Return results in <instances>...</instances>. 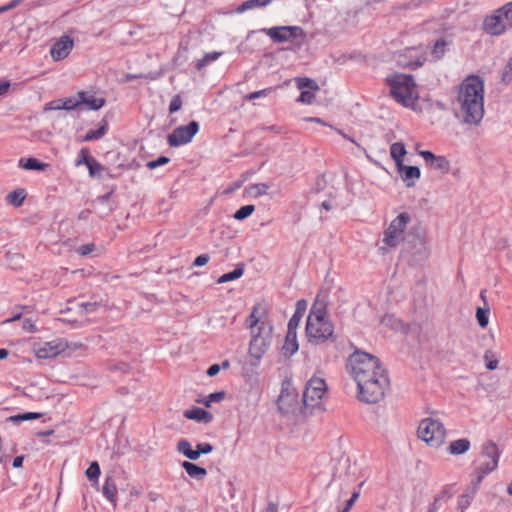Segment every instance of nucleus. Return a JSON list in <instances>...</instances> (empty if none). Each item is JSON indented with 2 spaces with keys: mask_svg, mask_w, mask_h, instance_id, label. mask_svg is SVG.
<instances>
[{
  "mask_svg": "<svg viewBox=\"0 0 512 512\" xmlns=\"http://www.w3.org/2000/svg\"><path fill=\"white\" fill-rule=\"evenodd\" d=\"M346 367L357 383L360 401L377 403L384 397L389 379L377 357L366 352L355 351L349 356Z\"/></svg>",
  "mask_w": 512,
  "mask_h": 512,
  "instance_id": "nucleus-1",
  "label": "nucleus"
},
{
  "mask_svg": "<svg viewBox=\"0 0 512 512\" xmlns=\"http://www.w3.org/2000/svg\"><path fill=\"white\" fill-rule=\"evenodd\" d=\"M456 117L462 124L478 126L484 117V81L476 75L466 77L459 86Z\"/></svg>",
  "mask_w": 512,
  "mask_h": 512,
  "instance_id": "nucleus-2",
  "label": "nucleus"
},
{
  "mask_svg": "<svg viewBox=\"0 0 512 512\" xmlns=\"http://www.w3.org/2000/svg\"><path fill=\"white\" fill-rule=\"evenodd\" d=\"M247 323L251 329L249 353L256 361H259L267 352L272 341L273 326L269 319L267 304L257 303L254 305Z\"/></svg>",
  "mask_w": 512,
  "mask_h": 512,
  "instance_id": "nucleus-3",
  "label": "nucleus"
},
{
  "mask_svg": "<svg viewBox=\"0 0 512 512\" xmlns=\"http://www.w3.org/2000/svg\"><path fill=\"white\" fill-rule=\"evenodd\" d=\"M334 329V324L327 314L326 300L318 295L307 317L305 331L308 341L314 345L335 341Z\"/></svg>",
  "mask_w": 512,
  "mask_h": 512,
  "instance_id": "nucleus-4",
  "label": "nucleus"
},
{
  "mask_svg": "<svg viewBox=\"0 0 512 512\" xmlns=\"http://www.w3.org/2000/svg\"><path fill=\"white\" fill-rule=\"evenodd\" d=\"M391 96L404 106H410L417 98L414 79L410 75L395 74L387 78Z\"/></svg>",
  "mask_w": 512,
  "mask_h": 512,
  "instance_id": "nucleus-5",
  "label": "nucleus"
},
{
  "mask_svg": "<svg viewBox=\"0 0 512 512\" xmlns=\"http://www.w3.org/2000/svg\"><path fill=\"white\" fill-rule=\"evenodd\" d=\"M327 392V386L322 378H311L303 392V410L304 413H314L323 411V399Z\"/></svg>",
  "mask_w": 512,
  "mask_h": 512,
  "instance_id": "nucleus-6",
  "label": "nucleus"
},
{
  "mask_svg": "<svg viewBox=\"0 0 512 512\" xmlns=\"http://www.w3.org/2000/svg\"><path fill=\"white\" fill-rule=\"evenodd\" d=\"M417 433L421 440L433 448L441 447L446 439L444 424L432 417H427L420 421Z\"/></svg>",
  "mask_w": 512,
  "mask_h": 512,
  "instance_id": "nucleus-7",
  "label": "nucleus"
},
{
  "mask_svg": "<svg viewBox=\"0 0 512 512\" xmlns=\"http://www.w3.org/2000/svg\"><path fill=\"white\" fill-rule=\"evenodd\" d=\"M500 451L493 441L483 444L481 450V460L476 468V485L485 478L486 475L493 472L498 467Z\"/></svg>",
  "mask_w": 512,
  "mask_h": 512,
  "instance_id": "nucleus-8",
  "label": "nucleus"
},
{
  "mask_svg": "<svg viewBox=\"0 0 512 512\" xmlns=\"http://www.w3.org/2000/svg\"><path fill=\"white\" fill-rule=\"evenodd\" d=\"M512 28V12L504 5L484 20V30L492 35L499 36Z\"/></svg>",
  "mask_w": 512,
  "mask_h": 512,
  "instance_id": "nucleus-9",
  "label": "nucleus"
},
{
  "mask_svg": "<svg viewBox=\"0 0 512 512\" xmlns=\"http://www.w3.org/2000/svg\"><path fill=\"white\" fill-rule=\"evenodd\" d=\"M410 215L406 212L400 213L384 232L383 242L388 247H396L404 239V232L410 222Z\"/></svg>",
  "mask_w": 512,
  "mask_h": 512,
  "instance_id": "nucleus-10",
  "label": "nucleus"
},
{
  "mask_svg": "<svg viewBox=\"0 0 512 512\" xmlns=\"http://www.w3.org/2000/svg\"><path fill=\"white\" fill-rule=\"evenodd\" d=\"M260 32L268 35L271 40L276 43L290 42L304 35L302 28L299 26H277L271 28H263L260 30Z\"/></svg>",
  "mask_w": 512,
  "mask_h": 512,
  "instance_id": "nucleus-11",
  "label": "nucleus"
},
{
  "mask_svg": "<svg viewBox=\"0 0 512 512\" xmlns=\"http://www.w3.org/2000/svg\"><path fill=\"white\" fill-rule=\"evenodd\" d=\"M199 131V123L191 121L188 125L177 127L167 136V143L171 147H179L188 144Z\"/></svg>",
  "mask_w": 512,
  "mask_h": 512,
  "instance_id": "nucleus-12",
  "label": "nucleus"
},
{
  "mask_svg": "<svg viewBox=\"0 0 512 512\" xmlns=\"http://www.w3.org/2000/svg\"><path fill=\"white\" fill-rule=\"evenodd\" d=\"M67 348L68 345L63 339H55L49 342L35 344L33 346V353L36 358L41 360L53 359Z\"/></svg>",
  "mask_w": 512,
  "mask_h": 512,
  "instance_id": "nucleus-13",
  "label": "nucleus"
},
{
  "mask_svg": "<svg viewBox=\"0 0 512 512\" xmlns=\"http://www.w3.org/2000/svg\"><path fill=\"white\" fill-rule=\"evenodd\" d=\"M73 46V39L68 35H63L52 45L50 55L54 61L63 60L70 54Z\"/></svg>",
  "mask_w": 512,
  "mask_h": 512,
  "instance_id": "nucleus-14",
  "label": "nucleus"
},
{
  "mask_svg": "<svg viewBox=\"0 0 512 512\" xmlns=\"http://www.w3.org/2000/svg\"><path fill=\"white\" fill-rule=\"evenodd\" d=\"M78 108L85 107L87 110H99L105 105V98L99 97L91 91H80L76 95Z\"/></svg>",
  "mask_w": 512,
  "mask_h": 512,
  "instance_id": "nucleus-15",
  "label": "nucleus"
},
{
  "mask_svg": "<svg viewBox=\"0 0 512 512\" xmlns=\"http://www.w3.org/2000/svg\"><path fill=\"white\" fill-rule=\"evenodd\" d=\"M419 155L424 159L426 164L435 170H438L442 173H447L450 169V162L444 156H437L428 150L419 151Z\"/></svg>",
  "mask_w": 512,
  "mask_h": 512,
  "instance_id": "nucleus-16",
  "label": "nucleus"
},
{
  "mask_svg": "<svg viewBox=\"0 0 512 512\" xmlns=\"http://www.w3.org/2000/svg\"><path fill=\"white\" fill-rule=\"evenodd\" d=\"M397 170L407 187H413L415 180L419 179L421 176L420 169L417 166H406L403 163L401 166H397Z\"/></svg>",
  "mask_w": 512,
  "mask_h": 512,
  "instance_id": "nucleus-17",
  "label": "nucleus"
},
{
  "mask_svg": "<svg viewBox=\"0 0 512 512\" xmlns=\"http://www.w3.org/2000/svg\"><path fill=\"white\" fill-rule=\"evenodd\" d=\"M78 108V102L76 101V97H70L65 99H58L55 101H51L47 103L44 107L45 111L50 110H74Z\"/></svg>",
  "mask_w": 512,
  "mask_h": 512,
  "instance_id": "nucleus-18",
  "label": "nucleus"
},
{
  "mask_svg": "<svg viewBox=\"0 0 512 512\" xmlns=\"http://www.w3.org/2000/svg\"><path fill=\"white\" fill-rule=\"evenodd\" d=\"M184 416L187 419L194 420L198 423H209L213 419V416L210 412L199 407H193L191 409L185 410Z\"/></svg>",
  "mask_w": 512,
  "mask_h": 512,
  "instance_id": "nucleus-19",
  "label": "nucleus"
},
{
  "mask_svg": "<svg viewBox=\"0 0 512 512\" xmlns=\"http://www.w3.org/2000/svg\"><path fill=\"white\" fill-rule=\"evenodd\" d=\"M299 349V345L297 342L296 330H290L288 328L284 345L282 347L283 353L285 356H292Z\"/></svg>",
  "mask_w": 512,
  "mask_h": 512,
  "instance_id": "nucleus-20",
  "label": "nucleus"
},
{
  "mask_svg": "<svg viewBox=\"0 0 512 512\" xmlns=\"http://www.w3.org/2000/svg\"><path fill=\"white\" fill-rule=\"evenodd\" d=\"M307 309V301L304 299L298 300L296 303V310L293 316L290 318L288 322V328L290 330H296L305 311Z\"/></svg>",
  "mask_w": 512,
  "mask_h": 512,
  "instance_id": "nucleus-21",
  "label": "nucleus"
},
{
  "mask_svg": "<svg viewBox=\"0 0 512 512\" xmlns=\"http://www.w3.org/2000/svg\"><path fill=\"white\" fill-rule=\"evenodd\" d=\"M188 476L196 480H203L207 476V470L192 462L184 461L181 464Z\"/></svg>",
  "mask_w": 512,
  "mask_h": 512,
  "instance_id": "nucleus-22",
  "label": "nucleus"
},
{
  "mask_svg": "<svg viewBox=\"0 0 512 512\" xmlns=\"http://www.w3.org/2000/svg\"><path fill=\"white\" fill-rule=\"evenodd\" d=\"M470 441L466 438H461L455 441H452L447 450L452 455H461L466 453L470 449Z\"/></svg>",
  "mask_w": 512,
  "mask_h": 512,
  "instance_id": "nucleus-23",
  "label": "nucleus"
},
{
  "mask_svg": "<svg viewBox=\"0 0 512 512\" xmlns=\"http://www.w3.org/2000/svg\"><path fill=\"white\" fill-rule=\"evenodd\" d=\"M406 148L403 143L395 142L390 147L391 158L395 161L396 167L403 164V157L406 155Z\"/></svg>",
  "mask_w": 512,
  "mask_h": 512,
  "instance_id": "nucleus-24",
  "label": "nucleus"
},
{
  "mask_svg": "<svg viewBox=\"0 0 512 512\" xmlns=\"http://www.w3.org/2000/svg\"><path fill=\"white\" fill-rule=\"evenodd\" d=\"M19 166L25 170H38L43 171L45 170L49 165L47 163L39 162L35 158H21L19 160Z\"/></svg>",
  "mask_w": 512,
  "mask_h": 512,
  "instance_id": "nucleus-25",
  "label": "nucleus"
},
{
  "mask_svg": "<svg viewBox=\"0 0 512 512\" xmlns=\"http://www.w3.org/2000/svg\"><path fill=\"white\" fill-rule=\"evenodd\" d=\"M102 493L110 502L115 503L117 488L115 481L112 478L107 477L105 479V483L102 488Z\"/></svg>",
  "mask_w": 512,
  "mask_h": 512,
  "instance_id": "nucleus-26",
  "label": "nucleus"
},
{
  "mask_svg": "<svg viewBox=\"0 0 512 512\" xmlns=\"http://www.w3.org/2000/svg\"><path fill=\"white\" fill-rule=\"evenodd\" d=\"M270 186L266 183L252 184L245 188V193L253 198H258L267 193Z\"/></svg>",
  "mask_w": 512,
  "mask_h": 512,
  "instance_id": "nucleus-27",
  "label": "nucleus"
},
{
  "mask_svg": "<svg viewBox=\"0 0 512 512\" xmlns=\"http://www.w3.org/2000/svg\"><path fill=\"white\" fill-rule=\"evenodd\" d=\"M273 0H247L237 7L236 12L243 13L247 10H251L258 7H265L269 5Z\"/></svg>",
  "mask_w": 512,
  "mask_h": 512,
  "instance_id": "nucleus-28",
  "label": "nucleus"
},
{
  "mask_svg": "<svg viewBox=\"0 0 512 512\" xmlns=\"http://www.w3.org/2000/svg\"><path fill=\"white\" fill-rule=\"evenodd\" d=\"M243 273H244V267L242 264H239L236 266V268L232 272L225 273L222 276H220L219 279L217 280V283L222 284V283L236 280V279L240 278L243 275Z\"/></svg>",
  "mask_w": 512,
  "mask_h": 512,
  "instance_id": "nucleus-29",
  "label": "nucleus"
},
{
  "mask_svg": "<svg viewBox=\"0 0 512 512\" xmlns=\"http://www.w3.org/2000/svg\"><path fill=\"white\" fill-rule=\"evenodd\" d=\"M477 486L478 485H476V483H475L471 492L465 493L458 498L457 505H458V509L461 512H464L470 506L473 496L476 492Z\"/></svg>",
  "mask_w": 512,
  "mask_h": 512,
  "instance_id": "nucleus-30",
  "label": "nucleus"
},
{
  "mask_svg": "<svg viewBox=\"0 0 512 512\" xmlns=\"http://www.w3.org/2000/svg\"><path fill=\"white\" fill-rule=\"evenodd\" d=\"M107 132V123L104 121L103 124L96 130H90L86 133L83 141L89 142L92 140L101 139Z\"/></svg>",
  "mask_w": 512,
  "mask_h": 512,
  "instance_id": "nucleus-31",
  "label": "nucleus"
},
{
  "mask_svg": "<svg viewBox=\"0 0 512 512\" xmlns=\"http://www.w3.org/2000/svg\"><path fill=\"white\" fill-rule=\"evenodd\" d=\"M25 197H26L25 191L23 189H18V190H15L7 195V201L11 205H13L15 207H19L23 203Z\"/></svg>",
  "mask_w": 512,
  "mask_h": 512,
  "instance_id": "nucleus-32",
  "label": "nucleus"
},
{
  "mask_svg": "<svg viewBox=\"0 0 512 512\" xmlns=\"http://www.w3.org/2000/svg\"><path fill=\"white\" fill-rule=\"evenodd\" d=\"M489 312L490 309L487 306L486 308L478 307L476 310V319L481 328H485L489 323Z\"/></svg>",
  "mask_w": 512,
  "mask_h": 512,
  "instance_id": "nucleus-33",
  "label": "nucleus"
},
{
  "mask_svg": "<svg viewBox=\"0 0 512 512\" xmlns=\"http://www.w3.org/2000/svg\"><path fill=\"white\" fill-rule=\"evenodd\" d=\"M483 358H484V361L486 364V368L488 370L497 369L499 360H498L497 356L491 350L485 351Z\"/></svg>",
  "mask_w": 512,
  "mask_h": 512,
  "instance_id": "nucleus-34",
  "label": "nucleus"
},
{
  "mask_svg": "<svg viewBox=\"0 0 512 512\" xmlns=\"http://www.w3.org/2000/svg\"><path fill=\"white\" fill-rule=\"evenodd\" d=\"M221 55H222V52L206 53L205 56L197 62L196 68L198 70H201L208 63L216 61Z\"/></svg>",
  "mask_w": 512,
  "mask_h": 512,
  "instance_id": "nucleus-35",
  "label": "nucleus"
},
{
  "mask_svg": "<svg viewBox=\"0 0 512 512\" xmlns=\"http://www.w3.org/2000/svg\"><path fill=\"white\" fill-rule=\"evenodd\" d=\"M295 82H296L297 88L300 89L301 91H304V89H306V88H309L311 90L318 89V86L315 83V81L312 79H309V78L299 77V78L295 79Z\"/></svg>",
  "mask_w": 512,
  "mask_h": 512,
  "instance_id": "nucleus-36",
  "label": "nucleus"
},
{
  "mask_svg": "<svg viewBox=\"0 0 512 512\" xmlns=\"http://www.w3.org/2000/svg\"><path fill=\"white\" fill-rule=\"evenodd\" d=\"M446 46L447 43L444 39H439L436 41L432 50V55L435 60L440 59L444 55Z\"/></svg>",
  "mask_w": 512,
  "mask_h": 512,
  "instance_id": "nucleus-37",
  "label": "nucleus"
},
{
  "mask_svg": "<svg viewBox=\"0 0 512 512\" xmlns=\"http://www.w3.org/2000/svg\"><path fill=\"white\" fill-rule=\"evenodd\" d=\"M40 417H41L40 413L27 412V413L11 416L9 418V420L12 421V422H20V421L35 420V419H38Z\"/></svg>",
  "mask_w": 512,
  "mask_h": 512,
  "instance_id": "nucleus-38",
  "label": "nucleus"
},
{
  "mask_svg": "<svg viewBox=\"0 0 512 512\" xmlns=\"http://www.w3.org/2000/svg\"><path fill=\"white\" fill-rule=\"evenodd\" d=\"M255 210L254 205H245L236 211L234 218L236 220H244L249 217Z\"/></svg>",
  "mask_w": 512,
  "mask_h": 512,
  "instance_id": "nucleus-39",
  "label": "nucleus"
},
{
  "mask_svg": "<svg viewBox=\"0 0 512 512\" xmlns=\"http://www.w3.org/2000/svg\"><path fill=\"white\" fill-rule=\"evenodd\" d=\"M225 392L219 391L209 394L204 400L200 401L203 403L206 407H210L211 403L213 402H220L224 399Z\"/></svg>",
  "mask_w": 512,
  "mask_h": 512,
  "instance_id": "nucleus-40",
  "label": "nucleus"
},
{
  "mask_svg": "<svg viewBox=\"0 0 512 512\" xmlns=\"http://www.w3.org/2000/svg\"><path fill=\"white\" fill-rule=\"evenodd\" d=\"M87 168L91 177L99 176L104 169L103 166L94 158L89 160Z\"/></svg>",
  "mask_w": 512,
  "mask_h": 512,
  "instance_id": "nucleus-41",
  "label": "nucleus"
},
{
  "mask_svg": "<svg viewBox=\"0 0 512 512\" xmlns=\"http://www.w3.org/2000/svg\"><path fill=\"white\" fill-rule=\"evenodd\" d=\"M272 90H273L272 88H266V89H262L259 91H255V92L245 95L243 99L245 101H252V100H255L258 98H263V97L268 96L272 92Z\"/></svg>",
  "mask_w": 512,
  "mask_h": 512,
  "instance_id": "nucleus-42",
  "label": "nucleus"
},
{
  "mask_svg": "<svg viewBox=\"0 0 512 512\" xmlns=\"http://www.w3.org/2000/svg\"><path fill=\"white\" fill-rule=\"evenodd\" d=\"M364 484V481H362L360 484H359V488H361ZM360 496V489H357L355 490L350 499H348L346 501V504H345V507L341 510V511H346V512H350L351 508L353 507V505L355 504V502L357 501V499L359 498Z\"/></svg>",
  "mask_w": 512,
  "mask_h": 512,
  "instance_id": "nucleus-43",
  "label": "nucleus"
},
{
  "mask_svg": "<svg viewBox=\"0 0 512 512\" xmlns=\"http://www.w3.org/2000/svg\"><path fill=\"white\" fill-rule=\"evenodd\" d=\"M100 475V467L97 462H92L86 470V476L89 480H97Z\"/></svg>",
  "mask_w": 512,
  "mask_h": 512,
  "instance_id": "nucleus-44",
  "label": "nucleus"
},
{
  "mask_svg": "<svg viewBox=\"0 0 512 512\" xmlns=\"http://www.w3.org/2000/svg\"><path fill=\"white\" fill-rule=\"evenodd\" d=\"M92 159H93V157H91L89 155V150L87 148H83V149H81V151L79 153V157L76 160L75 165L80 166V165L84 164V165L88 166L89 160H92Z\"/></svg>",
  "mask_w": 512,
  "mask_h": 512,
  "instance_id": "nucleus-45",
  "label": "nucleus"
},
{
  "mask_svg": "<svg viewBox=\"0 0 512 512\" xmlns=\"http://www.w3.org/2000/svg\"><path fill=\"white\" fill-rule=\"evenodd\" d=\"M177 450L185 457H187L188 454L192 451V447L189 441L183 439L178 442Z\"/></svg>",
  "mask_w": 512,
  "mask_h": 512,
  "instance_id": "nucleus-46",
  "label": "nucleus"
},
{
  "mask_svg": "<svg viewBox=\"0 0 512 512\" xmlns=\"http://www.w3.org/2000/svg\"><path fill=\"white\" fill-rule=\"evenodd\" d=\"M315 98V95L312 91L304 90L301 91V94L299 98L297 99L298 102H301L303 104H311Z\"/></svg>",
  "mask_w": 512,
  "mask_h": 512,
  "instance_id": "nucleus-47",
  "label": "nucleus"
},
{
  "mask_svg": "<svg viewBox=\"0 0 512 512\" xmlns=\"http://www.w3.org/2000/svg\"><path fill=\"white\" fill-rule=\"evenodd\" d=\"M502 81L509 83L512 81V57L509 59L507 65L502 72Z\"/></svg>",
  "mask_w": 512,
  "mask_h": 512,
  "instance_id": "nucleus-48",
  "label": "nucleus"
},
{
  "mask_svg": "<svg viewBox=\"0 0 512 512\" xmlns=\"http://www.w3.org/2000/svg\"><path fill=\"white\" fill-rule=\"evenodd\" d=\"M95 250V245L93 243H87L79 246L76 249V252L81 256H87Z\"/></svg>",
  "mask_w": 512,
  "mask_h": 512,
  "instance_id": "nucleus-49",
  "label": "nucleus"
},
{
  "mask_svg": "<svg viewBox=\"0 0 512 512\" xmlns=\"http://www.w3.org/2000/svg\"><path fill=\"white\" fill-rule=\"evenodd\" d=\"M181 106H182L181 97L179 95L174 96L169 105L170 113H174V112L178 111L181 108Z\"/></svg>",
  "mask_w": 512,
  "mask_h": 512,
  "instance_id": "nucleus-50",
  "label": "nucleus"
},
{
  "mask_svg": "<svg viewBox=\"0 0 512 512\" xmlns=\"http://www.w3.org/2000/svg\"><path fill=\"white\" fill-rule=\"evenodd\" d=\"M196 449L200 455L209 454L213 451V446L210 443H199L197 444Z\"/></svg>",
  "mask_w": 512,
  "mask_h": 512,
  "instance_id": "nucleus-51",
  "label": "nucleus"
},
{
  "mask_svg": "<svg viewBox=\"0 0 512 512\" xmlns=\"http://www.w3.org/2000/svg\"><path fill=\"white\" fill-rule=\"evenodd\" d=\"M210 260V257L208 254H201L199 256H197L193 262V266L195 267H200V266H204L205 264H207Z\"/></svg>",
  "mask_w": 512,
  "mask_h": 512,
  "instance_id": "nucleus-52",
  "label": "nucleus"
},
{
  "mask_svg": "<svg viewBox=\"0 0 512 512\" xmlns=\"http://www.w3.org/2000/svg\"><path fill=\"white\" fill-rule=\"evenodd\" d=\"M22 328L27 332H35L37 330L34 321L29 318L24 319V321L22 323Z\"/></svg>",
  "mask_w": 512,
  "mask_h": 512,
  "instance_id": "nucleus-53",
  "label": "nucleus"
},
{
  "mask_svg": "<svg viewBox=\"0 0 512 512\" xmlns=\"http://www.w3.org/2000/svg\"><path fill=\"white\" fill-rule=\"evenodd\" d=\"M79 307L84 314H87L95 311L97 303H82Z\"/></svg>",
  "mask_w": 512,
  "mask_h": 512,
  "instance_id": "nucleus-54",
  "label": "nucleus"
},
{
  "mask_svg": "<svg viewBox=\"0 0 512 512\" xmlns=\"http://www.w3.org/2000/svg\"><path fill=\"white\" fill-rule=\"evenodd\" d=\"M399 63L405 67L412 68V69L418 68V67L422 66V64H423V62L419 59H417L415 61H410V62H405L403 60H399Z\"/></svg>",
  "mask_w": 512,
  "mask_h": 512,
  "instance_id": "nucleus-55",
  "label": "nucleus"
},
{
  "mask_svg": "<svg viewBox=\"0 0 512 512\" xmlns=\"http://www.w3.org/2000/svg\"><path fill=\"white\" fill-rule=\"evenodd\" d=\"M221 370V366L219 364L211 365L207 370V375L210 377L216 376Z\"/></svg>",
  "mask_w": 512,
  "mask_h": 512,
  "instance_id": "nucleus-56",
  "label": "nucleus"
},
{
  "mask_svg": "<svg viewBox=\"0 0 512 512\" xmlns=\"http://www.w3.org/2000/svg\"><path fill=\"white\" fill-rule=\"evenodd\" d=\"M419 242L421 247L417 252L419 254L418 259H424L428 256V249L424 242H422L421 240H419Z\"/></svg>",
  "mask_w": 512,
  "mask_h": 512,
  "instance_id": "nucleus-57",
  "label": "nucleus"
},
{
  "mask_svg": "<svg viewBox=\"0 0 512 512\" xmlns=\"http://www.w3.org/2000/svg\"><path fill=\"white\" fill-rule=\"evenodd\" d=\"M10 88V82L5 80V81H0V96H4L8 90Z\"/></svg>",
  "mask_w": 512,
  "mask_h": 512,
  "instance_id": "nucleus-58",
  "label": "nucleus"
},
{
  "mask_svg": "<svg viewBox=\"0 0 512 512\" xmlns=\"http://www.w3.org/2000/svg\"><path fill=\"white\" fill-rule=\"evenodd\" d=\"M288 397H289V395H286V396H285L283 393L279 396V399H278V407H279V409H280L281 411H285V412H287V411H288V410H285V408H284L285 400H286V398H288Z\"/></svg>",
  "mask_w": 512,
  "mask_h": 512,
  "instance_id": "nucleus-59",
  "label": "nucleus"
},
{
  "mask_svg": "<svg viewBox=\"0 0 512 512\" xmlns=\"http://www.w3.org/2000/svg\"><path fill=\"white\" fill-rule=\"evenodd\" d=\"M439 498H435L434 502L429 506L428 512H438L439 510V504H438Z\"/></svg>",
  "mask_w": 512,
  "mask_h": 512,
  "instance_id": "nucleus-60",
  "label": "nucleus"
},
{
  "mask_svg": "<svg viewBox=\"0 0 512 512\" xmlns=\"http://www.w3.org/2000/svg\"><path fill=\"white\" fill-rule=\"evenodd\" d=\"M23 460H24L23 456L15 457L14 460H13V467L14 468H20L23 465Z\"/></svg>",
  "mask_w": 512,
  "mask_h": 512,
  "instance_id": "nucleus-61",
  "label": "nucleus"
},
{
  "mask_svg": "<svg viewBox=\"0 0 512 512\" xmlns=\"http://www.w3.org/2000/svg\"><path fill=\"white\" fill-rule=\"evenodd\" d=\"M21 2L19 0H13L9 4L3 6L5 8V12L17 7Z\"/></svg>",
  "mask_w": 512,
  "mask_h": 512,
  "instance_id": "nucleus-62",
  "label": "nucleus"
},
{
  "mask_svg": "<svg viewBox=\"0 0 512 512\" xmlns=\"http://www.w3.org/2000/svg\"><path fill=\"white\" fill-rule=\"evenodd\" d=\"M201 455L199 454V452L194 449H192V451L188 454V456L186 458L190 459V460H197L199 459Z\"/></svg>",
  "mask_w": 512,
  "mask_h": 512,
  "instance_id": "nucleus-63",
  "label": "nucleus"
},
{
  "mask_svg": "<svg viewBox=\"0 0 512 512\" xmlns=\"http://www.w3.org/2000/svg\"><path fill=\"white\" fill-rule=\"evenodd\" d=\"M158 166H160V157H158L156 160L147 163V167L150 169H154Z\"/></svg>",
  "mask_w": 512,
  "mask_h": 512,
  "instance_id": "nucleus-64",
  "label": "nucleus"
}]
</instances>
